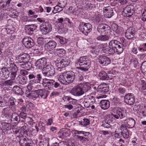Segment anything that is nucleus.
<instances>
[{
  "label": "nucleus",
  "mask_w": 146,
  "mask_h": 146,
  "mask_svg": "<svg viewBox=\"0 0 146 146\" xmlns=\"http://www.w3.org/2000/svg\"><path fill=\"white\" fill-rule=\"evenodd\" d=\"M99 47L102 48L103 52L106 54H112L116 52L117 54L122 53L123 49L121 43L116 40H111L109 43L108 46L107 43L100 44Z\"/></svg>",
  "instance_id": "1"
},
{
  "label": "nucleus",
  "mask_w": 146,
  "mask_h": 146,
  "mask_svg": "<svg viewBox=\"0 0 146 146\" xmlns=\"http://www.w3.org/2000/svg\"><path fill=\"white\" fill-rule=\"evenodd\" d=\"M113 110L116 114H111L107 115L106 116L105 120H107L109 123H110L113 121V118L116 119H122L125 118L127 116L125 111L123 108L117 107L114 108Z\"/></svg>",
  "instance_id": "2"
},
{
  "label": "nucleus",
  "mask_w": 146,
  "mask_h": 146,
  "mask_svg": "<svg viewBox=\"0 0 146 146\" xmlns=\"http://www.w3.org/2000/svg\"><path fill=\"white\" fill-rule=\"evenodd\" d=\"M75 78L74 73L72 71H68L61 73L59 76L58 80L62 83L67 84L73 82Z\"/></svg>",
  "instance_id": "3"
},
{
  "label": "nucleus",
  "mask_w": 146,
  "mask_h": 146,
  "mask_svg": "<svg viewBox=\"0 0 146 146\" xmlns=\"http://www.w3.org/2000/svg\"><path fill=\"white\" fill-rule=\"evenodd\" d=\"M76 64L79 65L80 66L77 68L78 69L86 71L90 67L91 63L90 60L88 57L86 56H83L77 60Z\"/></svg>",
  "instance_id": "4"
},
{
  "label": "nucleus",
  "mask_w": 146,
  "mask_h": 146,
  "mask_svg": "<svg viewBox=\"0 0 146 146\" xmlns=\"http://www.w3.org/2000/svg\"><path fill=\"white\" fill-rule=\"evenodd\" d=\"M90 87L86 84H80L75 86L70 91V93L76 96H80L90 89Z\"/></svg>",
  "instance_id": "5"
},
{
  "label": "nucleus",
  "mask_w": 146,
  "mask_h": 146,
  "mask_svg": "<svg viewBox=\"0 0 146 146\" xmlns=\"http://www.w3.org/2000/svg\"><path fill=\"white\" fill-rule=\"evenodd\" d=\"M42 72L45 76L51 77L52 76H53L55 74V69L51 64H48L45 67L43 68Z\"/></svg>",
  "instance_id": "6"
},
{
  "label": "nucleus",
  "mask_w": 146,
  "mask_h": 146,
  "mask_svg": "<svg viewBox=\"0 0 146 146\" xmlns=\"http://www.w3.org/2000/svg\"><path fill=\"white\" fill-rule=\"evenodd\" d=\"M79 29L82 33L87 35L92 31V26L89 23L81 22L80 23Z\"/></svg>",
  "instance_id": "7"
},
{
  "label": "nucleus",
  "mask_w": 146,
  "mask_h": 146,
  "mask_svg": "<svg viewBox=\"0 0 146 146\" xmlns=\"http://www.w3.org/2000/svg\"><path fill=\"white\" fill-rule=\"evenodd\" d=\"M52 29L51 25L49 22H45L40 26V30L43 34L49 32Z\"/></svg>",
  "instance_id": "8"
},
{
  "label": "nucleus",
  "mask_w": 146,
  "mask_h": 146,
  "mask_svg": "<svg viewBox=\"0 0 146 146\" xmlns=\"http://www.w3.org/2000/svg\"><path fill=\"white\" fill-rule=\"evenodd\" d=\"M134 12L133 6L130 5L126 6L124 8L122 14L125 17H129L133 15Z\"/></svg>",
  "instance_id": "9"
},
{
  "label": "nucleus",
  "mask_w": 146,
  "mask_h": 146,
  "mask_svg": "<svg viewBox=\"0 0 146 146\" xmlns=\"http://www.w3.org/2000/svg\"><path fill=\"white\" fill-rule=\"evenodd\" d=\"M22 42L25 46L27 48H31L35 45L33 39L29 37H26L23 38Z\"/></svg>",
  "instance_id": "10"
},
{
  "label": "nucleus",
  "mask_w": 146,
  "mask_h": 146,
  "mask_svg": "<svg viewBox=\"0 0 146 146\" xmlns=\"http://www.w3.org/2000/svg\"><path fill=\"white\" fill-rule=\"evenodd\" d=\"M124 102L129 105H133L135 102V96L131 93L126 94L124 96Z\"/></svg>",
  "instance_id": "11"
},
{
  "label": "nucleus",
  "mask_w": 146,
  "mask_h": 146,
  "mask_svg": "<svg viewBox=\"0 0 146 146\" xmlns=\"http://www.w3.org/2000/svg\"><path fill=\"white\" fill-rule=\"evenodd\" d=\"M99 63L103 66H107L110 64L111 60L109 58L106 56L101 55L98 59Z\"/></svg>",
  "instance_id": "12"
},
{
  "label": "nucleus",
  "mask_w": 146,
  "mask_h": 146,
  "mask_svg": "<svg viewBox=\"0 0 146 146\" xmlns=\"http://www.w3.org/2000/svg\"><path fill=\"white\" fill-rule=\"evenodd\" d=\"M46 60L45 57H42L38 60L35 63V66L36 68L43 69L44 66L46 64Z\"/></svg>",
  "instance_id": "13"
},
{
  "label": "nucleus",
  "mask_w": 146,
  "mask_h": 146,
  "mask_svg": "<svg viewBox=\"0 0 146 146\" xmlns=\"http://www.w3.org/2000/svg\"><path fill=\"white\" fill-rule=\"evenodd\" d=\"M103 12L104 16L107 18H111L114 14L113 9L110 6L104 7Z\"/></svg>",
  "instance_id": "14"
},
{
  "label": "nucleus",
  "mask_w": 146,
  "mask_h": 146,
  "mask_svg": "<svg viewBox=\"0 0 146 146\" xmlns=\"http://www.w3.org/2000/svg\"><path fill=\"white\" fill-rule=\"evenodd\" d=\"M110 28L108 25L105 24H101L99 25L97 28V31L101 34H105L107 33V30Z\"/></svg>",
  "instance_id": "15"
},
{
  "label": "nucleus",
  "mask_w": 146,
  "mask_h": 146,
  "mask_svg": "<svg viewBox=\"0 0 146 146\" xmlns=\"http://www.w3.org/2000/svg\"><path fill=\"white\" fill-rule=\"evenodd\" d=\"M109 90V87L108 85L102 83L99 85L97 88V91L102 94H104Z\"/></svg>",
  "instance_id": "16"
},
{
  "label": "nucleus",
  "mask_w": 146,
  "mask_h": 146,
  "mask_svg": "<svg viewBox=\"0 0 146 146\" xmlns=\"http://www.w3.org/2000/svg\"><path fill=\"white\" fill-rule=\"evenodd\" d=\"M56 43L53 40H50L47 43L45 44L44 48L45 49L48 51L53 50L56 46Z\"/></svg>",
  "instance_id": "17"
},
{
  "label": "nucleus",
  "mask_w": 146,
  "mask_h": 146,
  "mask_svg": "<svg viewBox=\"0 0 146 146\" xmlns=\"http://www.w3.org/2000/svg\"><path fill=\"white\" fill-rule=\"evenodd\" d=\"M82 5L83 8L86 10H90L94 7V5L88 0H82Z\"/></svg>",
  "instance_id": "18"
},
{
  "label": "nucleus",
  "mask_w": 146,
  "mask_h": 146,
  "mask_svg": "<svg viewBox=\"0 0 146 146\" xmlns=\"http://www.w3.org/2000/svg\"><path fill=\"white\" fill-rule=\"evenodd\" d=\"M10 72L7 68H3L1 69V70L0 72V77L2 80L7 79L9 76Z\"/></svg>",
  "instance_id": "19"
},
{
  "label": "nucleus",
  "mask_w": 146,
  "mask_h": 146,
  "mask_svg": "<svg viewBox=\"0 0 146 146\" xmlns=\"http://www.w3.org/2000/svg\"><path fill=\"white\" fill-rule=\"evenodd\" d=\"M26 32L29 35H32L33 31L36 30L37 26L35 24L28 25L25 26Z\"/></svg>",
  "instance_id": "20"
},
{
  "label": "nucleus",
  "mask_w": 146,
  "mask_h": 146,
  "mask_svg": "<svg viewBox=\"0 0 146 146\" xmlns=\"http://www.w3.org/2000/svg\"><path fill=\"white\" fill-rule=\"evenodd\" d=\"M123 121H125V124L129 128H132L134 127L135 124V121L132 118L129 117L125 119Z\"/></svg>",
  "instance_id": "21"
},
{
  "label": "nucleus",
  "mask_w": 146,
  "mask_h": 146,
  "mask_svg": "<svg viewBox=\"0 0 146 146\" xmlns=\"http://www.w3.org/2000/svg\"><path fill=\"white\" fill-rule=\"evenodd\" d=\"M29 56L27 54H24L17 59V62L18 63H26L29 62Z\"/></svg>",
  "instance_id": "22"
},
{
  "label": "nucleus",
  "mask_w": 146,
  "mask_h": 146,
  "mask_svg": "<svg viewBox=\"0 0 146 146\" xmlns=\"http://www.w3.org/2000/svg\"><path fill=\"white\" fill-rule=\"evenodd\" d=\"M134 30L132 27H130L127 30L125 33V37L128 39H131L134 37Z\"/></svg>",
  "instance_id": "23"
},
{
  "label": "nucleus",
  "mask_w": 146,
  "mask_h": 146,
  "mask_svg": "<svg viewBox=\"0 0 146 146\" xmlns=\"http://www.w3.org/2000/svg\"><path fill=\"white\" fill-rule=\"evenodd\" d=\"M110 102L107 100H102L100 102L99 105L102 109L107 110L110 107Z\"/></svg>",
  "instance_id": "24"
},
{
  "label": "nucleus",
  "mask_w": 146,
  "mask_h": 146,
  "mask_svg": "<svg viewBox=\"0 0 146 146\" xmlns=\"http://www.w3.org/2000/svg\"><path fill=\"white\" fill-rule=\"evenodd\" d=\"M20 120V117L19 115L16 112H13L12 114L11 121L12 123H17Z\"/></svg>",
  "instance_id": "25"
},
{
  "label": "nucleus",
  "mask_w": 146,
  "mask_h": 146,
  "mask_svg": "<svg viewBox=\"0 0 146 146\" xmlns=\"http://www.w3.org/2000/svg\"><path fill=\"white\" fill-rule=\"evenodd\" d=\"M18 138L19 139V143L21 146H24L25 144L26 143L27 141H29V140L28 138L24 136L19 137Z\"/></svg>",
  "instance_id": "26"
},
{
  "label": "nucleus",
  "mask_w": 146,
  "mask_h": 146,
  "mask_svg": "<svg viewBox=\"0 0 146 146\" xmlns=\"http://www.w3.org/2000/svg\"><path fill=\"white\" fill-rule=\"evenodd\" d=\"M55 65L58 67L57 70L60 71L61 69L63 68L62 63V60L61 58H58L55 61Z\"/></svg>",
  "instance_id": "27"
},
{
  "label": "nucleus",
  "mask_w": 146,
  "mask_h": 146,
  "mask_svg": "<svg viewBox=\"0 0 146 146\" xmlns=\"http://www.w3.org/2000/svg\"><path fill=\"white\" fill-rule=\"evenodd\" d=\"M27 81L26 77H22L20 76H18L16 78V82L19 84L24 85L26 84Z\"/></svg>",
  "instance_id": "28"
},
{
  "label": "nucleus",
  "mask_w": 146,
  "mask_h": 146,
  "mask_svg": "<svg viewBox=\"0 0 146 146\" xmlns=\"http://www.w3.org/2000/svg\"><path fill=\"white\" fill-rule=\"evenodd\" d=\"M16 101V100L13 98H10L9 100V104L12 110L13 111L16 110V105L15 103Z\"/></svg>",
  "instance_id": "29"
},
{
  "label": "nucleus",
  "mask_w": 146,
  "mask_h": 146,
  "mask_svg": "<svg viewBox=\"0 0 146 146\" xmlns=\"http://www.w3.org/2000/svg\"><path fill=\"white\" fill-rule=\"evenodd\" d=\"M36 73H31L29 75L28 78L29 80V83L30 84H33L36 83Z\"/></svg>",
  "instance_id": "30"
},
{
  "label": "nucleus",
  "mask_w": 146,
  "mask_h": 146,
  "mask_svg": "<svg viewBox=\"0 0 146 146\" xmlns=\"http://www.w3.org/2000/svg\"><path fill=\"white\" fill-rule=\"evenodd\" d=\"M110 36L107 35H101L96 38V39L98 41H106L108 40Z\"/></svg>",
  "instance_id": "31"
},
{
  "label": "nucleus",
  "mask_w": 146,
  "mask_h": 146,
  "mask_svg": "<svg viewBox=\"0 0 146 146\" xmlns=\"http://www.w3.org/2000/svg\"><path fill=\"white\" fill-rule=\"evenodd\" d=\"M13 90L15 94L21 96L23 93V91L19 86H14L13 88Z\"/></svg>",
  "instance_id": "32"
},
{
  "label": "nucleus",
  "mask_w": 146,
  "mask_h": 146,
  "mask_svg": "<svg viewBox=\"0 0 146 146\" xmlns=\"http://www.w3.org/2000/svg\"><path fill=\"white\" fill-rule=\"evenodd\" d=\"M37 94L38 95V98L41 97L43 99H46L47 95L45 94L43 90L42 89H39L36 90Z\"/></svg>",
  "instance_id": "33"
},
{
  "label": "nucleus",
  "mask_w": 146,
  "mask_h": 146,
  "mask_svg": "<svg viewBox=\"0 0 146 146\" xmlns=\"http://www.w3.org/2000/svg\"><path fill=\"white\" fill-rule=\"evenodd\" d=\"M139 114L141 117H146V106L141 107V109L139 110Z\"/></svg>",
  "instance_id": "34"
},
{
  "label": "nucleus",
  "mask_w": 146,
  "mask_h": 146,
  "mask_svg": "<svg viewBox=\"0 0 146 146\" xmlns=\"http://www.w3.org/2000/svg\"><path fill=\"white\" fill-rule=\"evenodd\" d=\"M7 68L9 69L10 72H17L18 70V68L16 65L14 63H11Z\"/></svg>",
  "instance_id": "35"
},
{
  "label": "nucleus",
  "mask_w": 146,
  "mask_h": 146,
  "mask_svg": "<svg viewBox=\"0 0 146 146\" xmlns=\"http://www.w3.org/2000/svg\"><path fill=\"white\" fill-rule=\"evenodd\" d=\"M99 76L100 79L102 80H108L109 78L107 74L104 71H102L100 72L99 74Z\"/></svg>",
  "instance_id": "36"
},
{
  "label": "nucleus",
  "mask_w": 146,
  "mask_h": 146,
  "mask_svg": "<svg viewBox=\"0 0 146 146\" xmlns=\"http://www.w3.org/2000/svg\"><path fill=\"white\" fill-rule=\"evenodd\" d=\"M23 126L21 127V131H23V134L27 135V132L29 131V129L28 128V125L26 123H22Z\"/></svg>",
  "instance_id": "37"
},
{
  "label": "nucleus",
  "mask_w": 146,
  "mask_h": 146,
  "mask_svg": "<svg viewBox=\"0 0 146 146\" xmlns=\"http://www.w3.org/2000/svg\"><path fill=\"white\" fill-rule=\"evenodd\" d=\"M61 59L62 60V63L63 68L67 66L69 64L70 61L68 58L64 57L61 58Z\"/></svg>",
  "instance_id": "38"
},
{
  "label": "nucleus",
  "mask_w": 146,
  "mask_h": 146,
  "mask_svg": "<svg viewBox=\"0 0 146 146\" xmlns=\"http://www.w3.org/2000/svg\"><path fill=\"white\" fill-rule=\"evenodd\" d=\"M57 40L60 42V43L62 44H64L67 43V40L63 37L57 35L56 36Z\"/></svg>",
  "instance_id": "39"
},
{
  "label": "nucleus",
  "mask_w": 146,
  "mask_h": 146,
  "mask_svg": "<svg viewBox=\"0 0 146 146\" xmlns=\"http://www.w3.org/2000/svg\"><path fill=\"white\" fill-rule=\"evenodd\" d=\"M14 83V80L11 79L10 80L5 81L3 84L5 86H11Z\"/></svg>",
  "instance_id": "40"
},
{
  "label": "nucleus",
  "mask_w": 146,
  "mask_h": 146,
  "mask_svg": "<svg viewBox=\"0 0 146 146\" xmlns=\"http://www.w3.org/2000/svg\"><path fill=\"white\" fill-rule=\"evenodd\" d=\"M90 123V120L89 119H83V121H79L78 124L80 125H83L84 126L86 127L89 125Z\"/></svg>",
  "instance_id": "41"
},
{
  "label": "nucleus",
  "mask_w": 146,
  "mask_h": 146,
  "mask_svg": "<svg viewBox=\"0 0 146 146\" xmlns=\"http://www.w3.org/2000/svg\"><path fill=\"white\" fill-rule=\"evenodd\" d=\"M146 90V83L144 80L141 81L140 87L139 89L140 91L141 92Z\"/></svg>",
  "instance_id": "42"
},
{
  "label": "nucleus",
  "mask_w": 146,
  "mask_h": 146,
  "mask_svg": "<svg viewBox=\"0 0 146 146\" xmlns=\"http://www.w3.org/2000/svg\"><path fill=\"white\" fill-rule=\"evenodd\" d=\"M2 127L4 130H9L11 128V124L9 123H3L2 124Z\"/></svg>",
  "instance_id": "43"
},
{
  "label": "nucleus",
  "mask_w": 146,
  "mask_h": 146,
  "mask_svg": "<svg viewBox=\"0 0 146 146\" xmlns=\"http://www.w3.org/2000/svg\"><path fill=\"white\" fill-rule=\"evenodd\" d=\"M114 137L116 138H119L121 137V130L119 129H117L115 130L114 132Z\"/></svg>",
  "instance_id": "44"
},
{
  "label": "nucleus",
  "mask_w": 146,
  "mask_h": 146,
  "mask_svg": "<svg viewBox=\"0 0 146 146\" xmlns=\"http://www.w3.org/2000/svg\"><path fill=\"white\" fill-rule=\"evenodd\" d=\"M58 4L59 5L61 8H63L67 4L66 0H59Z\"/></svg>",
  "instance_id": "45"
},
{
  "label": "nucleus",
  "mask_w": 146,
  "mask_h": 146,
  "mask_svg": "<svg viewBox=\"0 0 146 146\" xmlns=\"http://www.w3.org/2000/svg\"><path fill=\"white\" fill-rule=\"evenodd\" d=\"M121 136H122L125 139H127L129 137V133L128 130L121 131Z\"/></svg>",
  "instance_id": "46"
},
{
  "label": "nucleus",
  "mask_w": 146,
  "mask_h": 146,
  "mask_svg": "<svg viewBox=\"0 0 146 146\" xmlns=\"http://www.w3.org/2000/svg\"><path fill=\"white\" fill-rule=\"evenodd\" d=\"M48 139H46L42 141H40L39 145V146H49V143H48Z\"/></svg>",
  "instance_id": "47"
},
{
  "label": "nucleus",
  "mask_w": 146,
  "mask_h": 146,
  "mask_svg": "<svg viewBox=\"0 0 146 146\" xmlns=\"http://www.w3.org/2000/svg\"><path fill=\"white\" fill-rule=\"evenodd\" d=\"M38 96L37 94V93L36 92V90L35 91H32L29 98L36 99L38 98Z\"/></svg>",
  "instance_id": "48"
},
{
  "label": "nucleus",
  "mask_w": 146,
  "mask_h": 146,
  "mask_svg": "<svg viewBox=\"0 0 146 146\" xmlns=\"http://www.w3.org/2000/svg\"><path fill=\"white\" fill-rule=\"evenodd\" d=\"M50 81V79H48L46 78H44L42 79L41 84L45 88H46V85L48 84Z\"/></svg>",
  "instance_id": "49"
},
{
  "label": "nucleus",
  "mask_w": 146,
  "mask_h": 146,
  "mask_svg": "<svg viewBox=\"0 0 146 146\" xmlns=\"http://www.w3.org/2000/svg\"><path fill=\"white\" fill-rule=\"evenodd\" d=\"M101 126L107 128H110L111 127L110 123H109L107 120H105L102 122Z\"/></svg>",
  "instance_id": "50"
},
{
  "label": "nucleus",
  "mask_w": 146,
  "mask_h": 146,
  "mask_svg": "<svg viewBox=\"0 0 146 146\" xmlns=\"http://www.w3.org/2000/svg\"><path fill=\"white\" fill-rule=\"evenodd\" d=\"M42 75L39 73H36V82L40 83L42 80Z\"/></svg>",
  "instance_id": "51"
},
{
  "label": "nucleus",
  "mask_w": 146,
  "mask_h": 146,
  "mask_svg": "<svg viewBox=\"0 0 146 146\" xmlns=\"http://www.w3.org/2000/svg\"><path fill=\"white\" fill-rule=\"evenodd\" d=\"M70 134V131L68 129H66L62 133V135L64 137H68Z\"/></svg>",
  "instance_id": "52"
},
{
  "label": "nucleus",
  "mask_w": 146,
  "mask_h": 146,
  "mask_svg": "<svg viewBox=\"0 0 146 146\" xmlns=\"http://www.w3.org/2000/svg\"><path fill=\"white\" fill-rule=\"evenodd\" d=\"M112 103L114 105H119L120 104L119 99L117 97H114L112 100Z\"/></svg>",
  "instance_id": "53"
},
{
  "label": "nucleus",
  "mask_w": 146,
  "mask_h": 146,
  "mask_svg": "<svg viewBox=\"0 0 146 146\" xmlns=\"http://www.w3.org/2000/svg\"><path fill=\"white\" fill-rule=\"evenodd\" d=\"M53 88H60L61 86L59 82H60L59 81H56L54 80H53Z\"/></svg>",
  "instance_id": "54"
},
{
  "label": "nucleus",
  "mask_w": 146,
  "mask_h": 146,
  "mask_svg": "<svg viewBox=\"0 0 146 146\" xmlns=\"http://www.w3.org/2000/svg\"><path fill=\"white\" fill-rule=\"evenodd\" d=\"M45 41V39L42 37H39L37 39V42L38 44L40 45H43Z\"/></svg>",
  "instance_id": "55"
},
{
  "label": "nucleus",
  "mask_w": 146,
  "mask_h": 146,
  "mask_svg": "<svg viewBox=\"0 0 146 146\" xmlns=\"http://www.w3.org/2000/svg\"><path fill=\"white\" fill-rule=\"evenodd\" d=\"M56 51L58 54L60 55H63L66 53L65 50L62 48L56 49Z\"/></svg>",
  "instance_id": "56"
},
{
  "label": "nucleus",
  "mask_w": 146,
  "mask_h": 146,
  "mask_svg": "<svg viewBox=\"0 0 146 146\" xmlns=\"http://www.w3.org/2000/svg\"><path fill=\"white\" fill-rule=\"evenodd\" d=\"M111 27L112 30L115 32L116 33L119 32V30L118 28V25L115 24H113L111 25Z\"/></svg>",
  "instance_id": "57"
},
{
  "label": "nucleus",
  "mask_w": 146,
  "mask_h": 146,
  "mask_svg": "<svg viewBox=\"0 0 146 146\" xmlns=\"http://www.w3.org/2000/svg\"><path fill=\"white\" fill-rule=\"evenodd\" d=\"M50 81L49 82V83L46 86V87H47L49 90H51L53 89V80H50Z\"/></svg>",
  "instance_id": "58"
},
{
  "label": "nucleus",
  "mask_w": 146,
  "mask_h": 146,
  "mask_svg": "<svg viewBox=\"0 0 146 146\" xmlns=\"http://www.w3.org/2000/svg\"><path fill=\"white\" fill-rule=\"evenodd\" d=\"M32 67V65L31 63L28 62H26L25 69L29 70Z\"/></svg>",
  "instance_id": "59"
},
{
  "label": "nucleus",
  "mask_w": 146,
  "mask_h": 146,
  "mask_svg": "<svg viewBox=\"0 0 146 146\" xmlns=\"http://www.w3.org/2000/svg\"><path fill=\"white\" fill-rule=\"evenodd\" d=\"M59 5L57 4V5L54 7V9L56 10L55 11H57V12H59L63 10V9L61 8Z\"/></svg>",
  "instance_id": "60"
},
{
  "label": "nucleus",
  "mask_w": 146,
  "mask_h": 146,
  "mask_svg": "<svg viewBox=\"0 0 146 146\" xmlns=\"http://www.w3.org/2000/svg\"><path fill=\"white\" fill-rule=\"evenodd\" d=\"M10 78L11 79L14 80L17 74V72H11Z\"/></svg>",
  "instance_id": "61"
},
{
  "label": "nucleus",
  "mask_w": 146,
  "mask_h": 146,
  "mask_svg": "<svg viewBox=\"0 0 146 146\" xmlns=\"http://www.w3.org/2000/svg\"><path fill=\"white\" fill-rule=\"evenodd\" d=\"M118 2L121 5H124L127 3L128 0H117Z\"/></svg>",
  "instance_id": "62"
},
{
  "label": "nucleus",
  "mask_w": 146,
  "mask_h": 146,
  "mask_svg": "<svg viewBox=\"0 0 146 146\" xmlns=\"http://www.w3.org/2000/svg\"><path fill=\"white\" fill-rule=\"evenodd\" d=\"M28 72L26 70H21L20 71V74L22 75L25 76L28 74Z\"/></svg>",
  "instance_id": "63"
},
{
  "label": "nucleus",
  "mask_w": 146,
  "mask_h": 146,
  "mask_svg": "<svg viewBox=\"0 0 146 146\" xmlns=\"http://www.w3.org/2000/svg\"><path fill=\"white\" fill-rule=\"evenodd\" d=\"M59 146H69L68 144L66 142L62 141L59 143Z\"/></svg>",
  "instance_id": "64"
}]
</instances>
